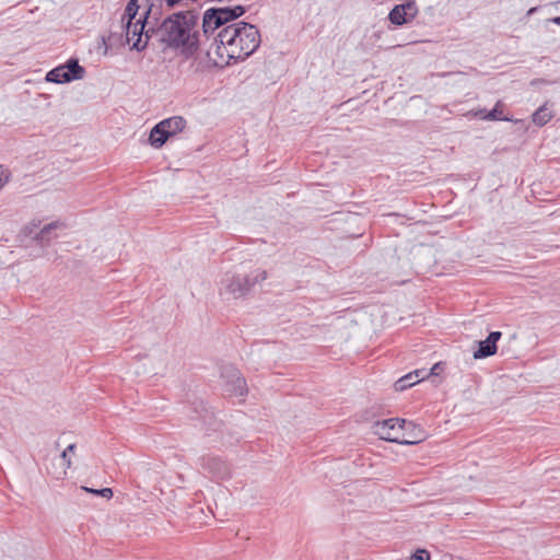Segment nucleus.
I'll return each instance as SVG.
<instances>
[{
	"label": "nucleus",
	"instance_id": "obj_1",
	"mask_svg": "<svg viewBox=\"0 0 560 560\" xmlns=\"http://www.w3.org/2000/svg\"><path fill=\"white\" fill-rule=\"evenodd\" d=\"M199 20L197 9L171 13L160 23L148 27L147 46L152 39L163 51L173 50L185 59L197 60L200 54Z\"/></svg>",
	"mask_w": 560,
	"mask_h": 560
},
{
	"label": "nucleus",
	"instance_id": "obj_2",
	"mask_svg": "<svg viewBox=\"0 0 560 560\" xmlns=\"http://www.w3.org/2000/svg\"><path fill=\"white\" fill-rule=\"evenodd\" d=\"M260 33L257 26L240 21L223 27L213 37V43L206 49L207 65L224 67L231 60H245L260 45Z\"/></svg>",
	"mask_w": 560,
	"mask_h": 560
},
{
	"label": "nucleus",
	"instance_id": "obj_3",
	"mask_svg": "<svg viewBox=\"0 0 560 560\" xmlns=\"http://www.w3.org/2000/svg\"><path fill=\"white\" fill-rule=\"evenodd\" d=\"M156 0H129L121 22L125 27L126 42H132L131 49L142 51L147 48L145 33L152 25L150 19L159 20L160 11Z\"/></svg>",
	"mask_w": 560,
	"mask_h": 560
},
{
	"label": "nucleus",
	"instance_id": "obj_4",
	"mask_svg": "<svg viewBox=\"0 0 560 560\" xmlns=\"http://www.w3.org/2000/svg\"><path fill=\"white\" fill-rule=\"evenodd\" d=\"M267 279L265 270H257L254 276L225 273L221 280L222 289L221 294L229 293L234 298L246 295L252 287Z\"/></svg>",
	"mask_w": 560,
	"mask_h": 560
},
{
	"label": "nucleus",
	"instance_id": "obj_5",
	"mask_svg": "<svg viewBox=\"0 0 560 560\" xmlns=\"http://www.w3.org/2000/svg\"><path fill=\"white\" fill-rule=\"evenodd\" d=\"M405 425H406L405 420H400L398 418H390V419L375 422L373 425V432L376 435H378L380 439H382V440L398 443V444H405V445L416 444L422 440L423 434L421 433L420 430H419L420 434L416 435V438H418V440L411 441V440L400 439L398 433L400 430L404 429Z\"/></svg>",
	"mask_w": 560,
	"mask_h": 560
},
{
	"label": "nucleus",
	"instance_id": "obj_6",
	"mask_svg": "<svg viewBox=\"0 0 560 560\" xmlns=\"http://www.w3.org/2000/svg\"><path fill=\"white\" fill-rule=\"evenodd\" d=\"M224 26L217 20V15L210 9L206 10L202 15V22L199 23V37H200V54L206 55V49L213 43V37L217 36L215 31L219 32Z\"/></svg>",
	"mask_w": 560,
	"mask_h": 560
},
{
	"label": "nucleus",
	"instance_id": "obj_7",
	"mask_svg": "<svg viewBox=\"0 0 560 560\" xmlns=\"http://www.w3.org/2000/svg\"><path fill=\"white\" fill-rule=\"evenodd\" d=\"M418 14V7L415 0H408L405 3L395 5L389 14L388 20L395 25H404L412 21Z\"/></svg>",
	"mask_w": 560,
	"mask_h": 560
},
{
	"label": "nucleus",
	"instance_id": "obj_8",
	"mask_svg": "<svg viewBox=\"0 0 560 560\" xmlns=\"http://www.w3.org/2000/svg\"><path fill=\"white\" fill-rule=\"evenodd\" d=\"M201 466L217 479H226L231 476L230 465L219 456H203Z\"/></svg>",
	"mask_w": 560,
	"mask_h": 560
},
{
	"label": "nucleus",
	"instance_id": "obj_9",
	"mask_svg": "<svg viewBox=\"0 0 560 560\" xmlns=\"http://www.w3.org/2000/svg\"><path fill=\"white\" fill-rule=\"evenodd\" d=\"M501 336V331H492L485 340L479 341L478 349L474 352V359H483L495 354L498 350L497 342Z\"/></svg>",
	"mask_w": 560,
	"mask_h": 560
},
{
	"label": "nucleus",
	"instance_id": "obj_10",
	"mask_svg": "<svg viewBox=\"0 0 560 560\" xmlns=\"http://www.w3.org/2000/svg\"><path fill=\"white\" fill-rule=\"evenodd\" d=\"M228 373L231 380L226 381V390L234 396L246 395V381L240 375V372L234 368H230Z\"/></svg>",
	"mask_w": 560,
	"mask_h": 560
},
{
	"label": "nucleus",
	"instance_id": "obj_11",
	"mask_svg": "<svg viewBox=\"0 0 560 560\" xmlns=\"http://www.w3.org/2000/svg\"><path fill=\"white\" fill-rule=\"evenodd\" d=\"M211 11H213V14L217 15V20L223 25L236 20L237 18L242 16L246 9L243 5H235V7H225V8H210Z\"/></svg>",
	"mask_w": 560,
	"mask_h": 560
},
{
	"label": "nucleus",
	"instance_id": "obj_12",
	"mask_svg": "<svg viewBox=\"0 0 560 560\" xmlns=\"http://www.w3.org/2000/svg\"><path fill=\"white\" fill-rule=\"evenodd\" d=\"M170 136L167 131H165V125L156 124L150 132L149 142L152 147L159 149L161 148Z\"/></svg>",
	"mask_w": 560,
	"mask_h": 560
},
{
	"label": "nucleus",
	"instance_id": "obj_13",
	"mask_svg": "<svg viewBox=\"0 0 560 560\" xmlns=\"http://www.w3.org/2000/svg\"><path fill=\"white\" fill-rule=\"evenodd\" d=\"M65 77H70V82L74 80H81L84 78L85 69L80 66L77 59H69L65 63Z\"/></svg>",
	"mask_w": 560,
	"mask_h": 560
},
{
	"label": "nucleus",
	"instance_id": "obj_14",
	"mask_svg": "<svg viewBox=\"0 0 560 560\" xmlns=\"http://www.w3.org/2000/svg\"><path fill=\"white\" fill-rule=\"evenodd\" d=\"M160 124L165 125V131L171 138L185 128L186 120L180 116H173L160 121Z\"/></svg>",
	"mask_w": 560,
	"mask_h": 560
},
{
	"label": "nucleus",
	"instance_id": "obj_15",
	"mask_svg": "<svg viewBox=\"0 0 560 560\" xmlns=\"http://www.w3.org/2000/svg\"><path fill=\"white\" fill-rule=\"evenodd\" d=\"M61 225L62 224L58 221L48 223L42 228L35 238L40 243V245H48L49 242L56 237V234H52V232Z\"/></svg>",
	"mask_w": 560,
	"mask_h": 560
},
{
	"label": "nucleus",
	"instance_id": "obj_16",
	"mask_svg": "<svg viewBox=\"0 0 560 560\" xmlns=\"http://www.w3.org/2000/svg\"><path fill=\"white\" fill-rule=\"evenodd\" d=\"M420 372H421L420 370H416L415 372L408 373L405 376L397 380L395 382V389L398 392H402V390L411 387L412 385L417 384L419 382L418 377H419Z\"/></svg>",
	"mask_w": 560,
	"mask_h": 560
},
{
	"label": "nucleus",
	"instance_id": "obj_17",
	"mask_svg": "<svg viewBox=\"0 0 560 560\" xmlns=\"http://www.w3.org/2000/svg\"><path fill=\"white\" fill-rule=\"evenodd\" d=\"M65 65L58 66L46 74V81L52 83H69L70 77H65Z\"/></svg>",
	"mask_w": 560,
	"mask_h": 560
},
{
	"label": "nucleus",
	"instance_id": "obj_18",
	"mask_svg": "<svg viewBox=\"0 0 560 560\" xmlns=\"http://www.w3.org/2000/svg\"><path fill=\"white\" fill-rule=\"evenodd\" d=\"M502 114V109H500L499 104H497L494 108L488 113H486V110H478L476 116L487 120H509V118L503 117Z\"/></svg>",
	"mask_w": 560,
	"mask_h": 560
},
{
	"label": "nucleus",
	"instance_id": "obj_19",
	"mask_svg": "<svg viewBox=\"0 0 560 560\" xmlns=\"http://www.w3.org/2000/svg\"><path fill=\"white\" fill-rule=\"evenodd\" d=\"M551 119V114L545 107L538 108L533 114V121L538 126L546 125Z\"/></svg>",
	"mask_w": 560,
	"mask_h": 560
},
{
	"label": "nucleus",
	"instance_id": "obj_20",
	"mask_svg": "<svg viewBox=\"0 0 560 560\" xmlns=\"http://www.w3.org/2000/svg\"><path fill=\"white\" fill-rule=\"evenodd\" d=\"M82 490L107 499H110L113 497V490L110 488L91 489L88 487H82Z\"/></svg>",
	"mask_w": 560,
	"mask_h": 560
},
{
	"label": "nucleus",
	"instance_id": "obj_21",
	"mask_svg": "<svg viewBox=\"0 0 560 560\" xmlns=\"http://www.w3.org/2000/svg\"><path fill=\"white\" fill-rule=\"evenodd\" d=\"M75 450V444H70L67 446V448L61 453L60 457L63 460L66 467H70L71 460L69 458L70 453H73Z\"/></svg>",
	"mask_w": 560,
	"mask_h": 560
},
{
	"label": "nucleus",
	"instance_id": "obj_22",
	"mask_svg": "<svg viewBox=\"0 0 560 560\" xmlns=\"http://www.w3.org/2000/svg\"><path fill=\"white\" fill-rule=\"evenodd\" d=\"M410 560H430V553L425 549H418Z\"/></svg>",
	"mask_w": 560,
	"mask_h": 560
},
{
	"label": "nucleus",
	"instance_id": "obj_23",
	"mask_svg": "<svg viewBox=\"0 0 560 560\" xmlns=\"http://www.w3.org/2000/svg\"><path fill=\"white\" fill-rule=\"evenodd\" d=\"M440 365H441V363L434 364L433 368L431 369V374L438 375V371L440 369Z\"/></svg>",
	"mask_w": 560,
	"mask_h": 560
},
{
	"label": "nucleus",
	"instance_id": "obj_24",
	"mask_svg": "<svg viewBox=\"0 0 560 560\" xmlns=\"http://www.w3.org/2000/svg\"><path fill=\"white\" fill-rule=\"evenodd\" d=\"M552 22L557 25H560V16H556L552 19Z\"/></svg>",
	"mask_w": 560,
	"mask_h": 560
}]
</instances>
